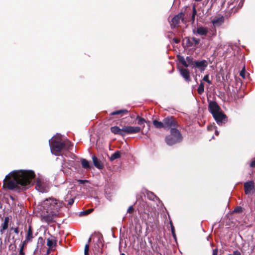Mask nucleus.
<instances>
[{"label": "nucleus", "instance_id": "nucleus-16", "mask_svg": "<svg viewBox=\"0 0 255 255\" xmlns=\"http://www.w3.org/2000/svg\"><path fill=\"white\" fill-rule=\"evenodd\" d=\"M122 128H120L117 126L112 127L111 128V131L114 134H119L121 135H124V131L122 130Z\"/></svg>", "mask_w": 255, "mask_h": 255}, {"label": "nucleus", "instance_id": "nucleus-17", "mask_svg": "<svg viewBox=\"0 0 255 255\" xmlns=\"http://www.w3.org/2000/svg\"><path fill=\"white\" fill-rule=\"evenodd\" d=\"M208 32V29L206 27L200 26L197 27L196 31H194V33H197L200 35H206Z\"/></svg>", "mask_w": 255, "mask_h": 255}, {"label": "nucleus", "instance_id": "nucleus-8", "mask_svg": "<svg viewBox=\"0 0 255 255\" xmlns=\"http://www.w3.org/2000/svg\"><path fill=\"white\" fill-rule=\"evenodd\" d=\"M125 134H134L139 132L140 128L139 127L125 126L123 128Z\"/></svg>", "mask_w": 255, "mask_h": 255}, {"label": "nucleus", "instance_id": "nucleus-34", "mask_svg": "<svg viewBox=\"0 0 255 255\" xmlns=\"http://www.w3.org/2000/svg\"><path fill=\"white\" fill-rule=\"evenodd\" d=\"M242 208L241 207H237L234 210V212L236 213H239L242 211Z\"/></svg>", "mask_w": 255, "mask_h": 255}, {"label": "nucleus", "instance_id": "nucleus-38", "mask_svg": "<svg viewBox=\"0 0 255 255\" xmlns=\"http://www.w3.org/2000/svg\"><path fill=\"white\" fill-rule=\"evenodd\" d=\"M229 255H241V254L240 252L238 251H234L232 254Z\"/></svg>", "mask_w": 255, "mask_h": 255}, {"label": "nucleus", "instance_id": "nucleus-20", "mask_svg": "<svg viewBox=\"0 0 255 255\" xmlns=\"http://www.w3.org/2000/svg\"><path fill=\"white\" fill-rule=\"evenodd\" d=\"M128 113V111L126 109H122L118 110L115 112H112L111 114V115L114 116V115H123V114H126Z\"/></svg>", "mask_w": 255, "mask_h": 255}, {"label": "nucleus", "instance_id": "nucleus-41", "mask_svg": "<svg viewBox=\"0 0 255 255\" xmlns=\"http://www.w3.org/2000/svg\"><path fill=\"white\" fill-rule=\"evenodd\" d=\"M78 182L80 183V184H84V183L85 182H87L88 181L86 180H78Z\"/></svg>", "mask_w": 255, "mask_h": 255}, {"label": "nucleus", "instance_id": "nucleus-11", "mask_svg": "<svg viewBox=\"0 0 255 255\" xmlns=\"http://www.w3.org/2000/svg\"><path fill=\"white\" fill-rule=\"evenodd\" d=\"M224 21V17L223 16H216L212 21L214 27H218L221 25Z\"/></svg>", "mask_w": 255, "mask_h": 255}, {"label": "nucleus", "instance_id": "nucleus-28", "mask_svg": "<svg viewBox=\"0 0 255 255\" xmlns=\"http://www.w3.org/2000/svg\"><path fill=\"white\" fill-rule=\"evenodd\" d=\"M136 119L138 121L137 123L139 125H143L144 123L145 122H146V121H145V120L144 119H143L142 118L139 117V116H137Z\"/></svg>", "mask_w": 255, "mask_h": 255}, {"label": "nucleus", "instance_id": "nucleus-3", "mask_svg": "<svg viewBox=\"0 0 255 255\" xmlns=\"http://www.w3.org/2000/svg\"><path fill=\"white\" fill-rule=\"evenodd\" d=\"M210 112L219 125H221L226 116L221 111L220 108L215 102H211L209 105Z\"/></svg>", "mask_w": 255, "mask_h": 255}, {"label": "nucleus", "instance_id": "nucleus-29", "mask_svg": "<svg viewBox=\"0 0 255 255\" xmlns=\"http://www.w3.org/2000/svg\"><path fill=\"white\" fill-rule=\"evenodd\" d=\"M90 240H91V239L90 238L88 240V244H87L85 246V249H84V254L85 255H88V251H89V242H90Z\"/></svg>", "mask_w": 255, "mask_h": 255}, {"label": "nucleus", "instance_id": "nucleus-6", "mask_svg": "<svg viewBox=\"0 0 255 255\" xmlns=\"http://www.w3.org/2000/svg\"><path fill=\"white\" fill-rule=\"evenodd\" d=\"M35 188L40 192H47L49 189V183L47 181L38 178L36 180Z\"/></svg>", "mask_w": 255, "mask_h": 255}, {"label": "nucleus", "instance_id": "nucleus-42", "mask_svg": "<svg viewBox=\"0 0 255 255\" xmlns=\"http://www.w3.org/2000/svg\"><path fill=\"white\" fill-rule=\"evenodd\" d=\"M196 8L195 7H193V17H195V15H196Z\"/></svg>", "mask_w": 255, "mask_h": 255}, {"label": "nucleus", "instance_id": "nucleus-51", "mask_svg": "<svg viewBox=\"0 0 255 255\" xmlns=\"http://www.w3.org/2000/svg\"><path fill=\"white\" fill-rule=\"evenodd\" d=\"M194 20H195V17H193V16H192V20L193 22L194 21Z\"/></svg>", "mask_w": 255, "mask_h": 255}, {"label": "nucleus", "instance_id": "nucleus-4", "mask_svg": "<svg viewBox=\"0 0 255 255\" xmlns=\"http://www.w3.org/2000/svg\"><path fill=\"white\" fill-rule=\"evenodd\" d=\"M171 134L167 136L165 140L167 144L172 145L182 139V136L178 130L175 128H172L170 130Z\"/></svg>", "mask_w": 255, "mask_h": 255}, {"label": "nucleus", "instance_id": "nucleus-48", "mask_svg": "<svg viewBox=\"0 0 255 255\" xmlns=\"http://www.w3.org/2000/svg\"><path fill=\"white\" fill-rule=\"evenodd\" d=\"M173 40L176 43H178L180 41V40L179 39H177V38H174L173 39Z\"/></svg>", "mask_w": 255, "mask_h": 255}, {"label": "nucleus", "instance_id": "nucleus-7", "mask_svg": "<svg viewBox=\"0 0 255 255\" xmlns=\"http://www.w3.org/2000/svg\"><path fill=\"white\" fill-rule=\"evenodd\" d=\"M163 122L164 124V128L165 129L169 128H171V129L173 128L172 127L176 126V122L173 117H168L164 119Z\"/></svg>", "mask_w": 255, "mask_h": 255}, {"label": "nucleus", "instance_id": "nucleus-12", "mask_svg": "<svg viewBox=\"0 0 255 255\" xmlns=\"http://www.w3.org/2000/svg\"><path fill=\"white\" fill-rule=\"evenodd\" d=\"M194 66L199 68L201 71H204L207 67L208 64L206 61H196L194 62Z\"/></svg>", "mask_w": 255, "mask_h": 255}, {"label": "nucleus", "instance_id": "nucleus-21", "mask_svg": "<svg viewBox=\"0 0 255 255\" xmlns=\"http://www.w3.org/2000/svg\"><path fill=\"white\" fill-rule=\"evenodd\" d=\"M81 161L82 166L84 168L89 169L90 168V163L87 160L85 159H82Z\"/></svg>", "mask_w": 255, "mask_h": 255}, {"label": "nucleus", "instance_id": "nucleus-10", "mask_svg": "<svg viewBox=\"0 0 255 255\" xmlns=\"http://www.w3.org/2000/svg\"><path fill=\"white\" fill-rule=\"evenodd\" d=\"M245 192L247 195L253 194L255 191V183L253 181L247 182L244 184Z\"/></svg>", "mask_w": 255, "mask_h": 255}, {"label": "nucleus", "instance_id": "nucleus-30", "mask_svg": "<svg viewBox=\"0 0 255 255\" xmlns=\"http://www.w3.org/2000/svg\"><path fill=\"white\" fill-rule=\"evenodd\" d=\"M203 80L207 82L209 85L211 84V81L209 79V75H206L204 76Z\"/></svg>", "mask_w": 255, "mask_h": 255}, {"label": "nucleus", "instance_id": "nucleus-1", "mask_svg": "<svg viewBox=\"0 0 255 255\" xmlns=\"http://www.w3.org/2000/svg\"><path fill=\"white\" fill-rule=\"evenodd\" d=\"M32 170H20L11 172L3 180V188L5 186L10 190L20 191L26 188V186L32 185L35 177Z\"/></svg>", "mask_w": 255, "mask_h": 255}, {"label": "nucleus", "instance_id": "nucleus-45", "mask_svg": "<svg viewBox=\"0 0 255 255\" xmlns=\"http://www.w3.org/2000/svg\"><path fill=\"white\" fill-rule=\"evenodd\" d=\"M148 197H149V198L150 199H152V200H154V198H155L156 197L152 194H151V196L150 195H148Z\"/></svg>", "mask_w": 255, "mask_h": 255}, {"label": "nucleus", "instance_id": "nucleus-52", "mask_svg": "<svg viewBox=\"0 0 255 255\" xmlns=\"http://www.w3.org/2000/svg\"><path fill=\"white\" fill-rule=\"evenodd\" d=\"M215 133H216V134L217 135H218L219 134V132H218V131L217 130H216V131H215Z\"/></svg>", "mask_w": 255, "mask_h": 255}, {"label": "nucleus", "instance_id": "nucleus-19", "mask_svg": "<svg viewBox=\"0 0 255 255\" xmlns=\"http://www.w3.org/2000/svg\"><path fill=\"white\" fill-rule=\"evenodd\" d=\"M62 142L63 143V149L65 150H69L71 149L73 144L69 140L67 139L64 141H62Z\"/></svg>", "mask_w": 255, "mask_h": 255}, {"label": "nucleus", "instance_id": "nucleus-9", "mask_svg": "<svg viewBox=\"0 0 255 255\" xmlns=\"http://www.w3.org/2000/svg\"><path fill=\"white\" fill-rule=\"evenodd\" d=\"M184 14L180 13L172 18L171 22V28H175L179 25L181 20L183 21Z\"/></svg>", "mask_w": 255, "mask_h": 255}, {"label": "nucleus", "instance_id": "nucleus-22", "mask_svg": "<svg viewBox=\"0 0 255 255\" xmlns=\"http://www.w3.org/2000/svg\"><path fill=\"white\" fill-rule=\"evenodd\" d=\"M33 238L32 231L31 226L28 227V231L27 232V235L26 236V239H28L29 241H31Z\"/></svg>", "mask_w": 255, "mask_h": 255}, {"label": "nucleus", "instance_id": "nucleus-2", "mask_svg": "<svg viewBox=\"0 0 255 255\" xmlns=\"http://www.w3.org/2000/svg\"><path fill=\"white\" fill-rule=\"evenodd\" d=\"M62 202L53 198H49L44 200L38 206L41 212L42 220L47 223L51 222L53 218L58 215L60 208L63 206Z\"/></svg>", "mask_w": 255, "mask_h": 255}, {"label": "nucleus", "instance_id": "nucleus-40", "mask_svg": "<svg viewBox=\"0 0 255 255\" xmlns=\"http://www.w3.org/2000/svg\"><path fill=\"white\" fill-rule=\"evenodd\" d=\"M192 40H193L195 44H198L200 41V40L199 39H196L195 38H193Z\"/></svg>", "mask_w": 255, "mask_h": 255}, {"label": "nucleus", "instance_id": "nucleus-33", "mask_svg": "<svg viewBox=\"0 0 255 255\" xmlns=\"http://www.w3.org/2000/svg\"><path fill=\"white\" fill-rule=\"evenodd\" d=\"M133 208L132 206H130L128 208V209L127 210V212L128 213L131 214L133 213Z\"/></svg>", "mask_w": 255, "mask_h": 255}, {"label": "nucleus", "instance_id": "nucleus-31", "mask_svg": "<svg viewBox=\"0 0 255 255\" xmlns=\"http://www.w3.org/2000/svg\"><path fill=\"white\" fill-rule=\"evenodd\" d=\"M186 61V62L189 64V65L190 64H194L193 63V58L190 57V56H187L186 57V59H185Z\"/></svg>", "mask_w": 255, "mask_h": 255}, {"label": "nucleus", "instance_id": "nucleus-18", "mask_svg": "<svg viewBox=\"0 0 255 255\" xmlns=\"http://www.w3.org/2000/svg\"><path fill=\"white\" fill-rule=\"evenodd\" d=\"M9 222V218L8 217H5L4 219V222L1 225V229L0 230V232L2 234L3 233L4 231L8 228V223Z\"/></svg>", "mask_w": 255, "mask_h": 255}, {"label": "nucleus", "instance_id": "nucleus-27", "mask_svg": "<svg viewBox=\"0 0 255 255\" xmlns=\"http://www.w3.org/2000/svg\"><path fill=\"white\" fill-rule=\"evenodd\" d=\"M93 210H94V209L93 208L89 209L86 211L81 212L80 213V216L87 215L91 213V212H92L93 211Z\"/></svg>", "mask_w": 255, "mask_h": 255}, {"label": "nucleus", "instance_id": "nucleus-32", "mask_svg": "<svg viewBox=\"0 0 255 255\" xmlns=\"http://www.w3.org/2000/svg\"><path fill=\"white\" fill-rule=\"evenodd\" d=\"M29 241H29L28 239H25V240L22 242V243L20 245V248L22 247V249H24V247Z\"/></svg>", "mask_w": 255, "mask_h": 255}, {"label": "nucleus", "instance_id": "nucleus-37", "mask_svg": "<svg viewBox=\"0 0 255 255\" xmlns=\"http://www.w3.org/2000/svg\"><path fill=\"white\" fill-rule=\"evenodd\" d=\"M11 230H13L14 232L15 233H16V234H18V233H19V229H18V227H16V228H11Z\"/></svg>", "mask_w": 255, "mask_h": 255}, {"label": "nucleus", "instance_id": "nucleus-26", "mask_svg": "<svg viewBox=\"0 0 255 255\" xmlns=\"http://www.w3.org/2000/svg\"><path fill=\"white\" fill-rule=\"evenodd\" d=\"M198 93L199 94H202L204 92V85L203 82H201L197 89Z\"/></svg>", "mask_w": 255, "mask_h": 255}, {"label": "nucleus", "instance_id": "nucleus-53", "mask_svg": "<svg viewBox=\"0 0 255 255\" xmlns=\"http://www.w3.org/2000/svg\"><path fill=\"white\" fill-rule=\"evenodd\" d=\"M121 255H126L124 253H122Z\"/></svg>", "mask_w": 255, "mask_h": 255}, {"label": "nucleus", "instance_id": "nucleus-44", "mask_svg": "<svg viewBox=\"0 0 255 255\" xmlns=\"http://www.w3.org/2000/svg\"><path fill=\"white\" fill-rule=\"evenodd\" d=\"M251 167H255V160H253L250 164Z\"/></svg>", "mask_w": 255, "mask_h": 255}, {"label": "nucleus", "instance_id": "nucleus-47", "mask_svg": "<svg viewBox=\"0 0 255 255\" xmlns=\"http://www.w3.org/2000/svg\"><path fill=\"white\" fill-rule=\"evenodd\" d=\"M171 230H172V235L174 237H175V233H174V227L172 226V228H171Z\"/></svg>", "mask_w": 255, "mask_h": 255}, {"label": "nucleus", "instance_id": "nucleus-36", "mask_svg": "<svg viewBox=\"0 0 255 255\" xmlns=\"http://www.w3.org/2000/svg\"><path fill=\"white\" fill-rule=\"evenodd\" d=\"M185 40H186V45L187 46L189 47L191 46V44L190 42V39L189 38H187L185 39Z\"/></svg>", "mask_w": 255, "mask_h": 255}, {"label": "nucleus", "instance_id": "nucleus-24", "mask_svg": "<svg viewBox=\"0 0 255 255\" xmlns=\"http://www.w3.org/2000/svg\"><path fill=\"white\" fill-rule=\"evenodd\" d=\"M121 156V153L119 151H116L113 153L110 157V160L113 161L116 159L120 158Z\"/></svg>", "mask_w": 255, "mask_h": 255}, {"label": "nucleus", "instance_id": "nucleus-39", "mask_svg": "<svg viewBox=\"0 0 255 255\" xmlns=\"http://www.w3.org/2000/svg\"><path fill=\"white\" fill-rule=\"evenodd\" d=\"M24 249H22V247L20 248L19 255H25V253L23 252Z\"/></svg>", "mask_w": 255, "mask_h": 255}, {"label": "nucleus", "instance_id": "nucleus-5", "mask_svg": "<svg viewBox=\"0 0 255 255\" xmlns=\"http://www.w3.org/2000/svg\"><path fill=\"white\" fill-rule=\"evenodd\" d=\"M49 142L52 153L55 155H60L62 150L63 149V145L62 141L53 139H51V141L49 140Z\"/></svg>", "mask_w": 255, "mask_h": 255}, {"label": "nucleus", "instance_id": "nucleus-23", "mask_svg": "<svg viewBox=\"0 0 255 255\" xmlns=\"http://www.w3.org/2000/svg\"><path fill=\"white\" fill-rule=\"evenodd\" d=\"M153 124L154 125V126L156 128H164V124H163V122H158L157 121V120H153Z\"/></svg>", "mask_w": 255, "mask_h": 255}, {"label": "nucleus", "instance_id": "nucleus-46", "mask_svg": "<svg viewBox=\"0 0 255 255\" xmlns=\"http://www.w3.org/2000/svg\"><path fill=\"white\" fill-rule=\"evenodd\" d=\"M214 128V126L213 125H210V126L208 127V129L209 130H213Z\"/></svg>", "mask_w": 255, "mask_h": 255}, {"label": "nucleus", "instance_id": "nucleus-13", "mask_svg": "<svg viewBox=\"0 0 255 255\" xmlns=\"http://www.w3.org/2000/svg\"><path fill=\"white\" fill-rule=\"evenodd\" d=\"M180 74L186 81H190V76L188 70L185 68H182L180 70Z\"/></svg>", "mask_w": 255, "mask_h": 255}, {"label": "nucleus", "instance_id": "nucleus-15", "mask_svg": "<svg viewBox=\"0 0 255 255\" xmlns=\"http://www.w3.org/2000/svg\"><path fill=\"white\" fill-rule=\"evenodd\" d=\"M47 245L48 246L49 249L47 250V254L48 255L51 250L55 246L56 243L54 240L50 239H48L47 240Z\"/></svg>", "mask_w": 255, "mask_h": 255}, {"label": "nucleus", "instance_id": "nucleus-50", "mask_svg": "<svg viewBox=\"0 0 255 255\" xmlns=\"http://www.w3.org/2000/svg\"><path fill=\"white\" fill-rule=\"evenodd\" d=\"M68 154H71V158H72V159H74V158H75V157H76V156H75V155H74V154H72L70 153H69Z\"/></svg>", "mask_w": 255, "mask_h": 255}, {"label": "nucleus", "instance_id": "nucleus-14", "mask_svg": "<svg viewBox=\"0 0 255 255\" xmlns=\"http://www.w3.org/2000/svg\"><path fill=\"white\" fill-rule=\"evenodd\" d=\"M92 160L94 165H95V167L100 169H101L103 168V164L102 163L101 161L97 158V157L96 156L93 155L92 156Z\"/></svg>", "mask_w": 255, "mask_h": 255}, {"label": "nucleus", "instance_id": "nucleus-35", "mask_svg": "<svg viewBox=\"0 0 255 255\" xmlns=\"http://www.w3.org/2000/svg\"><path fill=\"white\" fill-rule=\"evenodd\" d=\"M240 76H242L243 78H245V70L244 69L242 70V71L240 72Z\"/></svg>", "mask_w": 255, "mask_h": 255}, {"label": "nucleus", "instance_id": "nucleus-25", "mask_svg": "<svg viewBox=\"0 0 255 255\" xmlns=\"http://www.w3.org/2000/svg\"><path fill=\"white\" fill-rule=\"evenodd\" d=\"M178 60L180 63L182 65H183L185 67H187L189 66V64L186 62L185 59L181 56H178Z\"/></svg>", "mask_w": 255, "mask_h": 255}, {"label": "nucleus", "instance_id": "nucleus-43", "mask_svg": "<svg viewBox=\"0 0 255 255\" xmlns=\"http://www.w3.org/2000/svg\"><path fill=\"white\" fill-rule=\"evenodd\" d=\"M212 255H218V250L217 249H214L213 250Z\"/></svg>", "mask_w": 255, "mask_h": 255}, {"label": "nucleus", "instance_id": "nucleus-49", "mask_svg": "<svg viewBox=\"0 0 255 255\" xmlns=\"http://www.w3.org/2000/svg\"><path fill=\"white\" fill-rule=\"evenodd\" d=\"M74 202V201L72 199H70V200L69 202V204L72 205Z\"/></svg>", "mask_w": 255, "mask_h": 255}]
</instances>
